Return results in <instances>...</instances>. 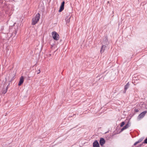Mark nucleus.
I'll return each mask as SVG.
<instances>
[{"instance_id":"20","label":"nucleus","mask_w":147,"mask_h":147,"mask_svg":"<svg viewBox=\"0 0 147 147\" xmlns=\"http://www.w3.org/2000/svg\"><path fill=\"white\" fill-rule=\"evenodd\" d=\"M105 39L104 40V41H108V39H107V37H105Z\"/></svg>"},{"instance_id":"10","label":"nucleus","mask_w":147,"mask_h":147,"mask_svg":"<svg viewBox=\"0 0 147 147\" xmlns=\"http://www.w3.org/2000/svg\"><path fill=\"white\" fill-rule=\"evenodd\" d=\"M70 18V16H67V17L65 18V20L67 23H68L69 22Z\"/></svg>"},{"instance_id":"7","label":"nucleus","mask_w":147,"mask_h":147,"mask_svg":"<svg viewBox=\"0 0 147 147\" xmlns=\"http://www.w3.org/2000/svg\"><path fill=\"white\" fill-rule=\"evenodd\" d=\"M24 81V78L23 76H22L20 78L19 82L18 84L19 86H20L23 83Z\"/></svg>"},{"instance_id":"13","label":"nucleus","mask_w":147,"mask_h":147,"mask_svg":"<svg viewBox=\"0 0 147 147\" xmlns=\"http://www.w3.org/2000/svg\"><path fill=\"white\" fill-rule=\"evenodd\" d=\"M125 123L123 121V122H122L120 126L121 127H123L124 125L125 124Z\"/></svg>"},{"instance_id":"2","label":"nucleus","mask_w":147,"mask_h":147,"mask_svg":"<svg viewBox=\"0 0 147 147\" xmlns=\"http://www.w3.org/2000/svg\"><path fill=\"white\" fill-rule=\"evenodd\" d=\"M52 36L53 38L56 40H58L59 39V35L55 31L53 32L52 33Z\"/></svg>"},{"instance_id":"9","label":"nucleus","mask_w":147,"mask_h":147,"mask_svg":"<svg viewBox=\"0 0 147 147\" xmlns=\"http://www.w3.org/2000/svg\"><path fill=\"white\" fill-rule=\"evenodd\" d=\"M129 127V126L128 123L126 124V125L121 129V131H122L124 130L127 129V128Z\"/></svg>"},{"instance_id":"16","label":"nucleus","mask_w":147,"mask_h":147,"mask_svg":"<svg viewBox=\"0 0 147 147\" xmlns=\"http://www.w3.org/2000/svg\"><path fill=\"white\" fill-rule=\"evenodd\" d=\"M142 140V138H140L138 140V142L139 143Z\"/></svg>"},{"instance_id":"21","label":"nucleus","mask_w":147,"mask_h":147,"mask_svg":"<svg viewBox=\"0 0 147 147\" xmlns=\"http://www.w3.org/2000/svg\"><path fill=\"white\" fill-rule=\"evenodd\" d=\"M126 92V90H124V92H124V93H125Z\"/></svg>"},{"instance_id":"17","label":"nucleus","mask_w":147,"mask_h":147,"mask_svg":"<svg viewBox=\"0 0 147 147\" xmlns=\"http://www.w3.org/2000/svg\"><path fill=\"white\" fill-rule=\"evenodd\" d=\"M134 111H135V112H138L139 111V110L138 109H135L134 110Z\"/></svg>"},{"instance_id":"8","label":"nucleus","mask_w":147,"mask_h":147,"mask_svg":"<svg viewBox=\"0 0 147 147\" xmlns=\"http://www.w3.org/2000/svg\"><path fill=\"white\" fill-rule=\"evenodd\" d=\"M106 47V46L105 45H103L102 46V47L100 51V53L101 54H102L104 52V51Z\"/></svg>"},{"instance_id":"19","label":"nucleus","mask_w":147,"mask_h":147,"mask_svg":"<svg viewBox=\"0 0 147 147\" xmlns=\"http://www.w3.org/2000/svg\"><path fill=\"white\" fill-rule=\"evenodd\" d=\"M17 33V31L16 30L13 33V34L14 35H16Z\"/></svg>"},{"instance_id":"12","label":"nucleus","mask_w":147,"mask_h":147,"mask_svg":"<svg viewBox=\"0 0 147 147\" xmlns=\"http://www.w3.org/2000/svg\"><path fill=\"white\" fill-rule=\"evenodd\" d=\"M7 88H6V89H3L2 90V93L3 94H5L7 92Z\"/></svg>"},{"instance_id":"6","label":"nucleus","mask_w":147,"mask_h":147,"mask_svg":"<svg viewBox=\"0 0 147 147\" xmlns=\"http://www.w3.org/2000/svg\"><path fill=\"white\" fill-rule=\"evenodd\" d=\"M93 147H99V145L97 140H95L93 144Z\"/></svg>"},{"instance_id":"3","label":"nucleus","mask_w":147,"mask_h":147,"mask_svg":"<svg viewBox=\"0 0 147 147\" xmlns=\"http://www.w3.org/2000/svg\"><path fill=\"white\" fill-rule=\"evenodd\" d=\"M147 112L146 111H145L142 112L139 115L138 117V119H141L143 118L145 115L146 113Z\"/></svg>"},{"instance_id":"15","label":"nucleus","mask_w":147,"mask_h":147,"mask_svg":"<svg viewBox=\"0 0 147 147\" xmlns=\"http://www.w3.org/2000/svg\"><path fill=\"white\" fill-rule=\"evenodd\" d=\"M144 143L147 144V138H146L144 141Z\"/></svg>"},{"instance_id":"14","label":"nucleus","mask_w":147,"mask_h":147,"mask_svg":"<svg viewBox=\"0 0 147 147\" xmlns=\"http://www.w3.org/2000/svg\"><path fill=\"white\" fill-rule=\"evenodd\" d=\"M40 69H38V70L37 71H36V73L37 74H39L40 72Z\"/></svg>"},{"instance_id":"1","label":"nucleus","mask_w":147,"mask_h":147,"mask_svg":"<svg viewBox=\"0 0 147 147\" xmlns=\"http://www.w3.org/2000/svg\"><path fill=\"white\" fill-rule=\"evenodd\" d=\"M40 15L39 13H38L32 19V25H34L38 22L40 19Z\"/></svg>"},{"instance_id":"11","label":"nucleus","mask_w":147,"mask_h":147,"mask_svg":"<svg viewBox=\"0 0 147 147\" xmlns=\"http://www.w3.org/2000/svg\"><path fill=\"white\" fill-rule=\"evenodd\" d=\"M129 82L127 83L126 84L125 86L124 89L125 90H126L129 88Z\"/></svg>"},{"instance_id":"4","label":"nucleus","mask_w":147,"mask_h":147,"mask_svg":"<svg viewBox=\"0 0 147 147\" xmlns=\"http://www.w3.org/2000/svg\"><path fill=\"white\" fill-rule=\"evenodd\" d=\"M65 4V2L64 1H63L61 4V5L60 7V9L59 10V12H61L64 9V6Z\"/></svg>"},{"instance_id":"18","label":"nucleus","mask_w":147,"mask_h":147,"mask_svg":"<svg viewBox=\"0 0 147 147\" xmlns=\"http://www.w3.org/2000/svg\"><path fill=\"white\" fill-rule=\"evenodd\" d=\"M138 143H139L138 142V141H137L134 143V145L135 146Z\"/></svg>"},{"instance_id":"5","label":"nucleus","mask_w":147,"mask_h":147,"mask_svg":"<svg viewBox=\"0 0 147 147\" xmlns=\"http://www.w3.org/2000/svg\"><path fill=\"white\" fill-rule=\"evenodd\" d=\"M100 144L101 146L103 145L105 142V140L103 138H101L100 140Z\"/></svg>"}]
</instances>
